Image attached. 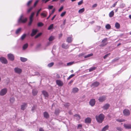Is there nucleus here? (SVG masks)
<instances>
[{
  "label": "nucleus",
  "mask_w": 131,
  "mask_h": 131,
  "mask_svg": "<svg viewBox=\"0 0 131 131\" xmlns=\"http://www.w3.org/2000/svg\"><path fill=\"white\" fill-rule=\"evenodd\" d=\"M75 75L74 74H72L70 75L69 77L67 78V79L68 80H69L71 78H72V77H73Z\"/></svg>",
  "instance_id": "nucleus-49"
},
{
  "label": "nucleus",
  "mask_w": 131,
  "mask_h": 131,
  "mask_svg": "<svg viewBox=\"0 0 131 131\" xmlns=\"http://www.w3.org/2000/svg\"><path fill=\"white\" fill-rule=\"evenodd\" d=\"M28 46V44L26 43L24 44L23 47V50H25L26 49Z\"/></svg>",
  "instance_id": "nucleus-36"
},
{
  "label": "nucleus",
  "mask_w": 131,
  "mask_h": 131,
  "mask_svg": "<svg viewBox=\"0 0 131 131\" xmlns=\"http://www.w3.org/2000/svg\"><path fill=\"white\" fill-rule=\"evenodd\" d=\"M101 28V27L100 26H97L95 29L94 31L95 32H97L100 30Z\"/></svg>",
  "instance_id": "nucleus-20"
},
{
  "label": "nucleus",
  "mask_w": 131,
  "mask_h": 131,
  "mask_svg": "<svg viewBox=\"0 0 131 131\" xmlns=\"http://www.w3.org/2000/svg\"><path fill=\"white\" fill-rule=\"evenodd\" d=\"M55 8H54L52 11V12H51V13H50V15H49V16L47 18V19H48L49 18V17H50V16L51 15V14H53L54 11H55Z\"/></svg>",
  "instance_id": "nucleus-38"
},
{
  "label": "nucleus",
  "mask_w": 131,
  "mask_h": 131,
  "mask_svg": "<svg viewBox=\"0 0 131 131\" xmlns=\"http://www.w3.org/2000/svg\"><path fill=\"white\" fill-rule=\"evenodd\" d=\"M96 69V67H93L89 69V71L90 72L92 71L95 70Z\"/></svg>",
  "instance_id": "nucleus-42"
},
{
  "label": "nucleus",
  "mask_w": 131,
  "mask_h": 131,
  "mask_svg": "<svg viewBox=\"0 0 131 131\" xmlns=\"http://www.w3.org/2000/svg\"><path fill=\"white\" fill-rule=\"evenodd\" d=\"M32 94L34 95H36L38 93V91L36 90H33L32 91Z\"/></svg>",
  "instance_id": "nucleus-25"
},
{
  "label": "nucleus",
  "mask_w": 131,
  "mask_h": 131,
  "mask_svg": "<svg viewBox=\"0 0 131 131\" xmlns=\"http://www.w3.org/2000/svg\"><path fill=\"white\" fill-rule=\"evenodd\" d=\"M82 127V125L81 124H79L78 126V128L80 129Z\"/></svg>",
  "instance_id": "nucleus-55"
},
{
  "label": "nucleus",
  "mask_w": 131,
  "mask_h": 131,
  "mask_svg": "<svg viewBox=\"0 0 131 131\" xmlns=\"http://www.w3.org/2000/svg\"><path fill=\"white\" fill-rule=\"evenodd\" d=\"M66 11L62 13L60 15V16L61 17L64 16L66 14Z\"/></svg>",
  "instance_id": "nucleus-47"
},
{
  "label": "nucleus",
  "mask_w": 131,
  "mask_h": 131,
  "mask_svg": "<svg viewBox=\"0 0 131 131\" xmlns=\"http://www.w3.org/2000/svg\"><path fill=\"white\" fill-rule=\"evenodd\" d=\"M74 116L75 118L78 120H79L80 118V116L79 115L76 114Z\"/></svg>",
  "instance_id": "nucleus-30"
},
{
  "label": "nucleus",
  "mask_w": 131,
  "mask_h": 131,
  "mask_svg": "<svg viewBox=\"0 0 131 131\" xmlns=\"http://www.w3.org/2000/svg\"><path fill=\"white\" fill-rule=\"evenodd\" d=\"M108 127L109 126L108 125H106L103 128L101 131H105L108 129Z\"/></svg>",
  "instance_id": "nucleus-24"
},
{
  "label": "nucleus",
  "mask_w": 131,
  "mask_h": 131,
  "mask_svg": "<svg viewBox=\"0 0 131 131\" xmlns=\"http://www.w3.org/2000/svg\"><path fill=\"white\" fill-rule=\"evenodd\" d=\"M8 59L10 60L13 61L14 60V55L12 53H9L7 55Z\"/></svg>",
  "instance_id": "nucleus-6"
},
{
  "label": "nucleus",
  "mask_w": 131,
  "mask_h": 131,
  "mask_svg": "<svg viewBox=\"0 0 131 131\" xmlns=\"http://www.w3.org/2000/svg\"><path fill=\"white\" fill-rule=\"evenodd\" d=\"M62 47L63 48L67 49L69 47V46L68 45L63 43L62 45Z\"/></svg>",
  "instance_id": "nucleus-23"
},
{
  "label": "nucleus",
  "mask_w": 131,
  "mask_h": 131,
  "mask_svg": "<svg viewBox=\"0 0 131 131\" xmlns=\"http://www.w3.org/2000/svg\"><path fill=\"white\" fill-rule=\"evenodd\" d=\"M121 6L123 8L125 6V4H122L121 5Z\"/></svg>",
  "instance_id": "nucleus-63"
},
{
  "label": "nucleus",
  "mask_w": 131,
  "mask_h": 131,
  "mask_svg": "<svg viewBox=\"0 0 131 131\" xmlns=\"http://www.w3.org/2000/svg\"><path fill=\"white\" fill-rule=\"evenodd\" d=\"M84 11V8L81 9L79 10L78 11V13H81L83 12Z\"/></svg>",
  "instance_id": "nucleus-37"
},
{
  "label": "nucleus",
  "mask_w": 131,
  "mask_h": 131,
  "mask_svg": "<svg viewBox=\"0 0 131 131\" xmlns=\"http://www.w3.org/2000/svg\"><path fill=\"white\" fill-rule=\"evenodd\" d=\"M116 128L117 130L119 131H121L122 130V128L120 127H117Z\"/></svg>",
  "instance_id": "nucleus-50"
},
{
  "label": "nucleus",
  "mask_w": 131,
  "mask_h": 131,
  "mask_svg": "<svg viewBox=\"0 0 131 131\" xmlns=\"http://www.w3.org/2000/svg\"><path fill=\"white\" fill-rule=\"evenodd\" d=\"M115 27L117 29H119L120 28L119 24L118 23H116L115 24Z\"/></svg>",
  "instance_id": "nucleus-28"
},
{
  "label": "nucleus",
  "mask_w": 131,
  "mask_h": 131,
  "mask_svg": "<svg viewBox=\"0 0 131 131\" xmlns=\"http://www.w3.org/2000/svg\"><path fill=\"white\" fill-rule=\"evenodd\" d=\"M56 83L59 86H62L63 85L62 82L59 80H57L56 81Z\"/></svg>",
  "instance_id": "nucleus-13"
},
{
  "label": "nucleus",
  "mask_w": 131,
  "mask_h": 131,
  "mask_svg": "<svg viewBox=\"0 0 131 131\" xmlns=\"http://www.w3.org/2000/svg\"><path fill=\"white\" fill-rule=\"evenodd\" d=\"M106 97L105 96L100 97L99 99V100L100 102H102L104 101L106 99Z\"/></svg>",
  "instance_id": "nucleus-15"
},
{
  "label": "nucleus",
  "mask_w": 131,
  "mask_h": 131,
  "mask_svg": "<svg viewBox=\"0 0 131 131\" xmlns=\"http://www.w3.org/2000/svg\"><path fill=\"white\" fill-rule=\"evenodd\" d=\"M72 40V39L71 37H68L67 38L66 41L68 43H70L71 42Z\"/></svg>",
  "instance_id": "nucleus-26"
},
{
  "label": "nucleus",
  "mask_w": 131,
  "mask_h": 131,
  "mask_svg": "<svg viewBox=\"0 0 131 131\" xmlns=\"http://www.w3.org/2000/svg\"><path fill=\"white\" fill-rule=\"evenodd\" d=\"M63 6H62L59 9L58 12H61L63 9Z\"/></svg>",
  "instance_id": "nucleus-56"
},
{
  "label": "nucleus",
  "mask_w": 131,
  "mask_h": 131,
  "mask_svg": "<svg viewBox=\"0 0 131 131\" xmlns=\"http://www.w3.org/2000/svg\"><path fill=\"white\" fill-rule=\"evenodd\" d=\"M114 15V12L113 10L111 11L109 14V16L110 17H112Z\"/></svg>",
  "instance_id": "nucleus-31"
},
{
  "label": "nucleus",
  "mask_w": 131,
  "mask_h": 131,
  "mask_svg": "<svg viewBox=\"0 0 131 131\" xmlns=\"http://www.w3.org/2000/svg\"><path fill=\"white\" fill-rule=\"evenodd\" d=\"M53 25H54L53 24H51L48 27V29L49 30H50L52 29L53 28Z\"/></svg>",
  "instance_id": "nucleus-43"
},
{
  "label": "nucleus",
  "mask_w": 131,
  "mask_h": 131,
  "mask_svg": "<svg viewBox=\"0 0 131 131\" xmlns=\"http://www.w3.org/2000/svg\"><path fill=\"white\" fill-rule=\"evenodd\" d=\"M0 60L1 62L5 64L7 63V60L5 58L3 57H1L0 58Z\"/></svg>",
  "instance_id": "nucleus-11"
},
{
  "label": "nucleus",
  "mask_w": 131,
  "mask_h": 131,
  "mask_svg": "<svg viewBox=\"0 0 131 131\" xmlns=\"http://www.w3.org/2000/svg\"><path fill=\"white\" fill-rule=\"evenodd\" d=\"M38 30L37 29H33L32 30V32L31 34V36H33L35 35L38 32Z\"/></svg>",
  "instance_id": "nucleus-12"
},
{
  "label": "nucleus",
  "mask_w": 131,
  "mask_h": 131,
  "mask_svg": "<svg viewBox=\"0 0 131 131\" xmlns=\"http://www.w3.org/2000/svg\"><path fill=\"white\" fill-rule=\"evenodd\" d=\"M42 94L44 96L45 99L48 98L49 96V95L48 92L45 91H42Z\"/></svg>",
  "instance_id": "nucleus-10"
},
{
  "label": "nucleus",
  "mask_w": 131,
  "mask_h": 131,
  "mask_svg": "<svg viewBox=\"0 0 131 131\" xmlns=\"http://www.w3.org/2000/svg\"><path fill=\"white\" fill-rule=\"evenodd\" d=\"M43 115L45 118H49V115L48 113L47 112H45L43 113Z\"/></svg>",
  "instance_id": "nucleus-19"
},
{
  "label": "nucleus",
  "mask_w": 131,
  "mask_h": 131,
  "mask_svg": "<svg viewBox=\"0 0 131 131\" xmlns=\"http://www.w3.org/2000/svg\"><path fill=\"white\" fill-rule=\"evenodd\" d=\"M53 7V6L52 5L49 6L48 7V9H52Z\"/></svg>",
  "instance_id": "nucleus-60"
},
{
  "label": "nucleus",
  "mask_w": 131,
  "mask_h": 131,
  "mask_svg": "<svg viewBox=\"0 0 131 131\" xmlns=\"http://www.w3.org/2000/svg\"><path fill=\"white\" fill-rule=\"evenodd\" d=\"M83 3V1L82 0L78 3V5H80L82 4Z\"/></svg>",
  "instance_id": "nucleus-54"
},
{
  "label": "nucleus",
  "mask_w": 131,
  "mask_h": 131,
  "mask_svg": "<svg viewBox=\"0 0 131 131\" xmlns=\"http://www.w3.org/2000/svg\"><path fill=\"white\" fill-rule=\"evenodd\" d=\"M124 127L126 129H131V124H124Z\"/></svg>",
  "instance_id": "nucleus-14"
},
{
  "label": "nucleus",
  "mask_w": 131,
  "mask_h": 131,
  "mask_svg": "<svg viewBox=\"0 0 131 131\" xmlns=\"http://www.w3.org/2000/svg\"><path fill=\"white\" fill-rule=\"evenodd\" d=\"M44 13H42L41 14V16H42L43 17H46L47 15V12L44 11Z\"/></svg>",
  "instance_id": "nucleus-16"
},
{
  "label": "nucleus",
  "mask_w": 131,
  "mask_h": 131,
  "mask_svg": "<svg viewBox=\"0 0 131 131\" xmlns=\"http://www.w3.org/2000/svg\"><path fill=\"white\" fill-rule=\"evenodd\" d=\"M32 8H33V7H31L29 9H28V11H27L28 12V13L30 12L31 11V10L32 9Z\"/></svg>",
  "instance_id": "nucleus-61"
},
{
  "label": "nucleus",
  "mask_w": 131,
  "mask_h": 131,
  "mask_svg": "<svg viewBox=\"0 0 131 131\" xmlns=\"http://www.w3.org/2000/svg\"><path fill=\"white\" fill-rule=\"evenodd\" d=\"M123 113L124 115L127 116L130 115V112L128 110L125 109L123 111Z\"/></svg>",
  "instance_id": "nucleus-5"
},
{
  "label": "nucleus",
  "mask_w": 131,
  "mask_h": 131,
  "mask_svg": "<svg viewBox=\"0 0 131 131\" xmlns=\"http://www.w3.org/2000/svg\"><path fill=\"white\" fill-rule=\"evenodd\" d=\"M105 28H106L108 29H111V26L109 24H107L106 26H105Z\"/></svg>",
  "instance_id": "nucleus-33"
},
{
  "label": "nucleus",
  "mask_w": 131,
  "mask_h": 131,
  "mask_svg": "<svg viewBox=\"0 0 131 131\" xmlns=\"http://www.w3.org/2000/svg\"><path fill=\"white\" fill-rule=\"evenodd\" d=\"M38 26L39 27H41L43 25V24L41 22H39L37 24Z\"/></svg>",
  "instance_id": "nucleus-46"
},
{
  "label": "nucleus",
  "mask_w": 131,
  "mask_h": 131,
  "mask_svg": "<svg viewBox=\"0 0 131 131\" xmlns=\"http://www.w3.org/2000/svg\"><path fill=\"white\" fill-rule=\"evenodd\" d=\"M95 101L94 99H91L89 102L90 104L92 106H93L95 104Z\"/></svg>",
  "instance_id": "nucleus-9"
},
{
  "label": "nucleus",
  "mask_w": 131,
  "mask_h": 131,
  "mask_svg": "<svg viewBox=\"0 0 131 131\" xmlns=\"http://www.w3.org/2000/svg\"><path fill=\"white\" fill-rule=\"evenodd\" d=\"M97 4H94L93 5V6H92V7L93 8L95 7H96V6H97Z\"/></svg>",
  "instance_id": "nucleus-62"
},
{
  "label": "nucleus",
  "mask_w": 131,
  "mask_h": 131,
  "mask_svg": "<svg viewBox=\"0 0 131 131\" xmlns=\"http://www.w3.org/2000/svg\"><path fill=\"white\" fill-rule=\"evenodd\" d=\"M110 106V105L108 104H106L103 107L104 109L106 110Z\"/></svg>",
  "instance_id": "nucleus-21"
},
{
  "label": "nucleus",
  "mask_w": 131,
  "mask_h": 131,
  "mask_svg": "<svg viewBox=\"0 0 131 131\" xmlns=\"http://www.w3.org/2000/svg\"><path fill=\"white\" fill-rule=\"evenodd\" d=\"M99 83L98 82H94L92 84V86L94 87H96L99 85Z\"/></svg>",
  "instance_id": "nucleus-22"
},
{
  "label": "nucleus",
  "mask_w": 131,
  "mask_h": 131,
  "mask_svg": "<svg viewBox=\"0 0 131 131\" xmlns=\"http://www.w3.org/2000/svg\"><path fill=\"white\" fill-rule=\"evenodd\" d=\"M79 91V89L77 88H73L72 90V92L73 93H75Z\"/></svg>",
  "instance_id": "nucleus-18"
},
{
  "label": "nucleus",
  "mask_w": 131,
  "mask_h": 131,
  "mask_svg": "<svg viewBox=\"0 0 131 131\" xmlns=\"http://www.w3.org/2000/svg\"><path fill=\"white\" fill-rule=\"evenodd\" d=\"M26 35L25 34H23L21 36V39L22 40H23L25 37Z\"/></svg>",
  "instance_id": "nucleus-44"
},
{
  "label": "nucleus",
  "mask_w": 131,
  "mask_h": 131,
  "mask_svg": "<svg viewBox=\"0 0 131 131\" xmlns=\"http://www.w3.org/2000/svg\"><path fill=\"white\" fill-rule=\"evenodd\" d=\"M42 9L41 8H40V9H39L37 12L36 14V16H38L39 14V13L40 12V11Z\"/></svg>",
  "instance_id": "nucleus-48"
},
{
  "label": "nucleus",
  "mask_w": 131,
  "mask_h": 131,
  "mask_svg": "<svg viewBox=\"0 0 131 131\" xmlns=\"http://www.w3.org/2000/svg\"><path fill=\"white\" fill-rule=\"evenodd\" d=\"M110 54V53H108L106 54L103 57L104 59H105L106 58L108 57Z\"/></svg>",
  "instance_id": "nucleus-53"
},
{
  "label": "nucleus",
  "mask_w": 131,
  "mask_h": 131,
  "mask_svg": "<svg viewBox=\"0 0 131 131\" xmlns=\"http://www.w3.org/2000/svg\"><path fill=\"white\" fill-rule=\"evenodd\" d=\"M20 60L22 62H25L27 60V58L22 57L20 58Z\"/></svg>",
  "instance_id": "nucleus-27"
},
{
  "label": "nucleus",
  "mask_w": 131,
  "mask_h": 131,
  "mask_svg": "<svg viewBox=\"0 0 131 131\" xmlns=\"http://www.w3.org/2000/svg\"><path fill=\"white\" fill-rule=\"evenodd\" d=\"M39 0H37L35 2L34 5V7H35L36 6V5L37 4Z\"/></svg>",
  "instance_id": "nucleus-58"
},
{
  "label": "nucleus",
  "mask_w": 131,
  "mask_h": 131,
  "mask_svg": "<svg viewBox=\"0 0 131 131\" xmlns=\"http://www.w3.org/2000/svg\"><path fill=\"white\" fill-rule=\"evenodd\" d=\"M54 39V37L53 36H51L49 38V41H51L53 40Z\"/></svg>",
  "instance_id": "nucleus-32"
},
{
  "label": "nucleus",
  "mask_w": 131,
  "mask_h": 131,
  "mask_svg": "<svg viewBox=\"0 0 131 131\" xmlns=\"http://www.w3.org/2000/svg\"><path fill=\"white\" fill-rule=\"evenodd\" d=\"M56 16V15H54L53 17L52 18V19H51V20H53V19H54V18Z\"/></svg>",
  "instance_id": "nucleus-64"
},
{
  "label": "nucleus",
  "mask_w": 131,
  "mask_h": 131,
  "mask_svg": "<svg viewBox=\"0 0 131 131\" xmlns=\"http://www.w3.org/2000/svg\"><path fill=\"white\" fill-rule=\"evenodd\" d=\"M54 63L53 62L50 63L48 64L47 66L49 67H52L54 65Z\"/></svg>",
  "instance_id": "nucleus-40"
},
{
  "label": "nucleus",
  "mask_w": 131,
  "mask_h": 131,
  "mask_svg": "<svg viewBox=\"0 0 131 131\" xmlns=\"http://www.w3.org/2000/svg\"><path fill=\"white\" fill-rule=\"evenodd\" d=\"M27 20V18H24L23 15V14L21 15L18 20V23H25L26 22Z\"/></svg>",
  "instance_id": "nucleus-2"
},
{
  "label": "nucleus",
  "mask_w": 131,
  "mask_h": 131,
  "mask_svg": "<svg viewBox=\"0 0 131 131\" xmlns=\"http://www.w3.org/2000/svg\"><path fill=\"white\" fill-rule=\"evenodd\" d=\"M107 40V38H105L102 41V44H101L100 46L103 47L106 45V42Z\"/></svg>",
  "instance_id": "nucleus-8"
},
{
  "label": "nucleus",
  "mask_w": 131,
  "mask_h": 131,
  "mask_svg": "<svg viewBox=\"0 0 131 131\" xmlns=\"http://www.w3.org/2000/svg\"><path fill=\"white\" fill-rule=\"evenodd\" d=\"M34 14H35V13L34 12H33L32 13L31 15L30 16V18H32L34 15Z\"/></svg>",
  "instance_id": "nucleus-57"
},
{
  "label": "nucleus",
  "mask_w": 131,
  "mask_h": 131,
  "mask_svg": "<svg viewBox=\"0 0 131 131\" xmlns=\"http://www.w3.org/2000/svg\"><path fill=\"white\" fill-rule=\"evenodd\" d=\"M42 33L41 32L38 33L35 37V38H37L41 35Z\"/></svg>",
  "instance_id": "nucleus-52"
},
{
  "label": "nucleus",
  "mask_w": 131,
  "mask_h": 131,
  "mask_svg": "<svg viewBox=\"0 0 131 131\" xmlns=\"http://www.w3.org/2000/svg\"><path fill=\"white\" fill-rule=\"evenodd\" d=\"M116 121L119 122H124L125 121V120L122 119H116Z\"/></svg>",
  "instance_id": "nucleus-39"
},
{
  "label": "nucleus",
  "mask_w": 131,
  "mask_h": 131,
  "mask_svg": "<svg viewBox=\"0 0 131 131\" xmlns=\"http://www.w3.org/2000/svg\"><path fill=\"white\" fill-rule=\"evenodd\" d=\"M93 55V54L92 53H91L90 54H88L86 56H84V58H86L88 57H90Z\"/></svg>",
  "instance_id": "nucleus-45"
},
{
  "label": "nucleus",
  "mask_w": 131,
  "mask_h": 131,
  "mask_svg": "<svg viewBox=\"0 0 131 131\" xmlns=\"http://www.w3.org/2000/svg\"><path fill=\"white\" fill-rule=\"evenodd\" d=\"M21 29V28H19L16 31V34H18L20 33Z\"/></svg>",
  "instance_id": "nucleus-29"
},
{
  "label": "nucleus",
  "mask_w": 131,
  "mask_h": 131,
  "mask_svg": "<svg viewBox=\"0 0 131 131\" xmlns=\"http://www.w3.org/2000/svg\"><path fill=\"white\" fill-rule=\"evenodd\" d=\"M91 121V119L90 118L88 117L86 118L85 120V122L87 123H90Z\"/></svg>",
  "instance_id": "nucleus-17"
},
{
  "label": "nucleus",
  "mask_w": 131,
  "mask_h": 131,
  "mask_svg": "<svg viewBox=\"0 0 131 131\" xmlns=\"http://www.w3.org/2000/svg\"><path fill=\"white\" fill-rule=\"evenodd\" d=\"M60 112V110L58 109H57L55 111V113L56 115H57Z\"/></svg>",
  "instance_id": "nucleus-34"
},
{
  "label": "nucleus",
  "mask_w": 131,
  "mask_h": 131,
  "mask_svg": "<svg viewBox=\"0 0 131 131\" xmlns=\"http://www.w3.org/2000/svg\"><path fill=\"white\" fill-rule=\"evenodd\" d=\"M15 100V99L14 97L11 98L10 100V102L11 103H13Z\"/></svg>",
  "instance_id": "nucleus-41"
},
{
  "label": "nucleus",
  "mask_w": 131,
  "mask_h": 131,
  "mask_svg": "<svg viewBox=\"0 0 131 131\" xmlns=\"http://www.w3.org/2000/svg\"><path fill=\"white\" fill-rule=\"evenodd\" d=\"M14 70L15 73L19 74H20L22 72V69L18 67H16L14 68Z\"/></svg>",
  "instance_id": "nucleus-4"
},
{
  "label": "nucleus",
  "mask_w": 131,
  "mask_h": 131,
  "mask_svg": "<svg viewBox=\"0 0 131 131\" xmlns=\"http://www.w3.org/2000/svg\"><path fill=\"white\" fill-rule=\"evenodd\" d=\"M117 2H115L114 4H113L112 6L111 7V8H112V7H115V6L117 4Z\"/></svg>",
  "instance_id": "nucleus-59"
},
{
  "label": "nucleus",
  "mask_w": 131,
  "mask_h": 131,
  "mask_svg": "<svg viewBox=\"0 0 131 131\" xmlns=\"http://www.w3.org/2000/svg\"><path fill=\"white\" fill-rule=\"evenodd\" d=\"M95 118L97 122L101 123L103 120L104 116L103 114H101L99 115H96Z\"/></svg>",
  "instance_id": "nucleus-1"
},
{
  "label": "nucleus",
  "mask_w": 131,
  "mask_h": 131,
  "mask_svg": "<svg viewBox=\"0 0 131 131\" xmlns=\"http://www.w3.org/2000/svg\"><path fill=\"white\" fill-rule=\"evenodd\" d=\"M74 63V61L71 62L67 63V65L68 66H69L72 65V64H73Z\"/></svg>",
  "instance_id": "nucleus-35"
},
{
  "label": "nucleus",
  "mask_w": 131,
  "mask_h": 131,
  "mask_svg": "<svg viewBox=\"0 0 131 131\" xmlns=\"http://www.w3.org/2000/svg\"><path fill=\"white\" fill-rule=\"evenodd\" d=\"M7 90L6 88H4L2 89L0 91V95L3 96L5 95L7 93Z\"/></svg>",
  "instance_id": "nucleus-3"
},
{
  "label": "nucleus",
  "mask_w": 131,
  "mask_h": 131,
  "mask_svg": "<svg viewBox=\"0 0 131 131\" xmlns=\"http://www.w3.org/2000/svg\"><path fill=\"white\" fill-rule=\"evenodd\" d=\"M32 0H31L29 1L27 3V6H29L31 3L32 2Z\"/></svg>",
  "instance_id": "nucleus-51"
},
{
  "label": "nucleus",
  "mask_w": 131,
  "mask_h": 131,
  "mask_svg": "<svg viewBox=\"0 0 131 131\" xmlns=\"http://www.w3.org/2000/svg\"><path fill=\"white\" fill-rule=\"evenodd\" d=\"M27 107V104L26 103H24L21 105V110H24Z\"/></svg>",
  "instance_id": "nucleus-7"
}]
</instances>
